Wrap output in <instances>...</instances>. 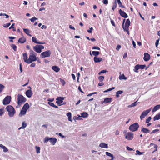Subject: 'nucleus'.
Wrapping results in <instances>:
<instances>
[{"label":"nucleus","mask_w":160,"mask_h":160,"mask_svg":"<svg viewBox=\"0 0 160 160\" xmlns=\"http://www.w3.org/2000/svg\"><path fill=\"white\" fill-rule=\"evenodd\" d=\"M141 131L143 133H148L150 132V131L147 128L142 127L141 128Z\"/></svg>","instance_id":"18"},{"label":"nucleus","mask_w":160,"mask_h":160,"mask_svg":"<svg viewBox=\"0 0 160 160\" xmlns=\"http://www.w3.org/2000/svg\"><path fill=\"white\" fill-rule=\"evenodd\" d=\"M104 78V77L102 76H99L98 78V79L100 82H102Z\"/></svg>","instance_id":"39"},{"label":"nucleus","mask_w":160,"mask_h":160,"mask_svg":"<svg viewBox=\"0 0 160 160\" xmlns=\"http://www.w3.org/2000/svg\"><path fill=\"white\" fill-rule=\"evenodd\" d=\"M27 110L26 109H24L22 108L21 112L19 114V116L20 117H22V115H25L26 113Z\"/></svg>","instance_id":"16"},{"label":"nucleus","mask_w":160,"mask_h":160,"mask_svg":"<svg viewBox=\"0 0 160 160\" xmlns=\"http://www.w3.org/2000/svg\"><path fill=\"white\" fill-rule=\"evenodd\" d=\"M136 152L139 155H141L143 153V152H140L138 150H137Z\"/></svg>","instance_id":"59"},{"label":"nucleus","mask_w":160,"mask_h":160,"mask_svg":"<svg viewBox=\"0 0 160 160\" xmlns=\"http://www.w3.org/2000/svg\"><path fill=\"white\" fill-rule=\"evenodd\" d=\"M51 54V52L50 50H47L41 53L40 57L42 58L49 57Z\"/></svg>","instance_id":"7"},{"label":"nucleus","mask_w":160,"mask_h":160,"mask_svg":"<svg viewBox=\"0 0 160 160\" xmlns=\"http://www.w3.org/2000/svg\"><path fill=\"white\" fill-rule=\"evenodd\" d=\"M123 91L121 90H119L117 91L116 92V97L117 98H118L119 96V95L123 93Z\"/></svg>","instance_id":"29"},{"label":"nucleus","mask_w":160,"mask_h":160,"mask_svg":"<svg viewBox=\"0 0 160 160\" xmlns=\"http://www.w3.org/2000/svg\"><path fill=\"white\" fill-rule=\"evenodd\" d=\"M117 6V2L116 0H115L114 3L113 4L112 7V9L113 11H114L115 8H116Z\"/></svg>","instance_id":"33"},{"label":"nucleus","mask_w":160,"mask_h":160,"mask_svg":"<svg viewBox=\"0 0 160 160\" xmlns=\"http://www.w3.org/2000/svg\"><path fill=\"white\" fill-rule=\"evenodd\" d=\"M139 68L141 69H143L144 68H145L146 67V65H139Z\"/></svg>","instance_id":"45"},{"label":"nucleus","mask_w":160,"mask_h":160,"mask_svg":"<svg viewBox=\"0 0 160 160\" xmlns=\"http://www.w3.org/2000/svg\"><path fill=\"white\" fill-rule=\"evenodd\" d=\"M115 87H112V88H109V89H108L106 90L105 91H104V92H107L108 91H111L113 89H114L115 88Z\"/></svg>","instance_id":"43"},{"label":"nucleus","mask_w":160,"mask_h":160,"mask_svg":"<svg viewBox=\"0 0 160 160\" xmlns=\"http://www.w3.org/2000/svg\"><path fill=\"white\" fill-rule=\"evenodd\" d=\"M118 12L120 15L122 17L125 18L128 17L127 14L121 9H119Z\"/></svg>","instance_id":"13"},{"label":"nucleus","mask_w":160,"mask_h":160,"mask_svg":"<svg viewBox=\"0 0 160 160\" xmlns=\"http://www.w3.org/2000/svg\"><path fill=\"white\" fill-rule=\"evenodd\" d=\"M4 88V86L2 84H0V92L2 91Z\"/></svg>","instance_id":"41"},{"label":"nucleus","mask_w":160,"mask_h":160,"mask_svg":"<svg viewBox=\"0 0 160 160\" xmlns=\"http://www.w3.org/2000/svg\"><path fill=\"white\" fill-rule=\"evenodd\" d=\"M139 127L138 124L137 122H135L131 125L129 128L130 131L134 132L137 130Z\"/></svg>","instance_id":"3"},{"label":"nucleus","mask_w":160,"mask_h":160,"mask_svg":"<svg viewBox=\"0 0 160 160\" xmlns=\"http://www.w3.org/2000/svg\"><path fill=\"white\" fill-rule=\"evenodd\" d=\"M18 41L21 43H23L25 42V40L24 38H20L19 39Z\"/></svg>","instance_id":"30"},{"label":"nucleus","mask_w":160,"mask_h":160,"mask_svg":"<svg viewBox=\"0 0 160 160\" xmlns=\"http://www.w3.org/2000/svg\"><path fill=\"white\" fill-rule=\"evenodd\" d=\"M29 107V105L28 104V103H26L24 105L22 108L24 109H26V110H27Z\"/></svg>","instance_id":"34"},{"label":"nucleus","mask_w":160,"mask_h":160,"mask_svg":"<svg viewBox=\"0 0 160 160\" xmlns=\"http://www.w3.org/2000/svg\"><path fill=\"white\" fill-rule=\"evenodd\" d=\"M81 115H82V117L83 118H86L88 116V114L86 112H83L81 113Z\"/></svg>","instance_id":"32"},{"label":"nucleus","mask_w":160,"mask_h":160,"mask_svg":"<svg viewBox=\"0 0 160 160\" xmlns=\"http://www.w3.org/2000/svg\"><path fill=\"white\" fill-rule=\"evenodd\" d=\"M159 131V130L158 129H154L152 131V132H151L150 134H152V133H155L157 132H158Z\"/></svg>","instance_id":"49"},{"label":"nucleus","mask_w":160,"mask_h":160,"mask_svg":"<svg viewBox=\"0 0 160 160\" xmlns=\"http://www.w3.org/2000/svg\"><path fill=\"white\" fill-rule=\"evenodd\" d=\"M106 154L108 156L111 157L112 158V159H113L114 157L113 155L111 154L110 153L108 152H105Z\"/></svg>","instance_id":"31"},{"label":"nucleus","mask_w":160,"mask_h":160,"mask_svg":"<svg viewBox=\"0 0 160 160\" xmlns=\"http://www.w3.org/2000/svg\"><path fill=\"white\" fill-rule=\"evenodd\" d=\"M52 68L53 71L57 72H58L60 70V68L58 66L55 65L52 66Z\"/></svg>","instance_id":"19"},{"label":"nucleus","mask_w":160,"mask_h":160,"mask_svg":"<svg viewBox=\"0 0 160 160\" xmlns=\"http://www.w3.org/2000/svg\"><path fill=\"white\" fill-rule=\"evenodd\" d=\"M151 111V109H150L143 111L140 117L141 119L142 120L143 118H144Z\"/></svg>","instance_id":"11"},{"label":"nucleus","mask_w":160,"mask_h":160,"mask_svg":"<svg viewBox=\"0 0 160 160\" xmlns=\"http://www.w3.org/2000/svg\"><path fill=\"white\" fill-rule=\"evenodd\" d=\"M159 119H160V113L156 115L153 118V120L154 121H155L156 120H158Z\"/></svg>","instance_id":"25"},{"label":"nucleus","mask_w":160,"mask_h":160,"mask_svg":"<svg viewBox=\"0 0 160 160\" xmlns=\"http://www.w3.org/2000/svg\"><path fill=\"white\" fill-rule=\"evenodd\" d=\"M107 70H102L98 74L99 75H100L102 73H106V72H107Z\"/></svg>","instance_id":"48"},{"label":"nucleus","mask_w":160,"mask_h":160,"mask_svg":"<svg viewBox=\"0 0 160 160\" xmlns=\"http://www.w3.org/2000/svg\"><path fill=\"white\" fill-rule=\"evenodd\" d=\"M26 94L28 97L30 98V89L28 90L26 92Z\"/></svg>","instance_id":"42"},{"label":"nucleus","mask_w":160,"mask_h":160,"mask_svg":"<svg viewBox=\"0 0 160 160\" xmlns=\"http://www.w3.org/2000/svg\"><path fill=\"white\" fill-rule=\"evenodd\" d=\"M6 109L8 112V115L10 117H12L14 116L15 111L12 106L11 105L8 106L6 107Z\"/></svg>","instance_id":"1"},{"label":"nucleus","mask_w":160,"mask_h":160,"mask_svg":"<svg viewBox=\"0 0 160 160\" xmlns=\"http://www.w3.org/2000/svg\"><path fill=\"white\" fill-rule=\"evenodd\" d=\"M26 101V98L20 94L18 95V105H20Z\"/></svg>","instance_id":"2"},{"label":"nucleus","mask_w":160,"mask_h":160,"mask_svg":"<svg viewBox=\"0 0 160 160\" xmlns=\"http://www.w3.org/2000/svg\"><path fill=\"white\" fill-rule=\"evenodd\" d=\"M119 79L120 80H126L127 79V78L123 74H122L119 76Z\"/></svg>","instance_id":"24"},{"label":"nucleus","mask_w":160,"mask_h":160,"mask_svg":"<svg viewBox=\"0 0 160 160\" xmlns=\"http://www.w3.org/2000/svg\"><path fill=\"white\" fill-rule=\"evenodd\" d=\"M2 148L3 149V151L4 152H7L8 151V148L5 146Z\"/></svg>","instance_id":"53"},{"label":"nucleus","mask_w":160,"mask_h":160,"mask_svg":"<svg viewBox=\"0 0 160 160\" xmlns=\"http://www.w3.org/2000/svg\"><path fill=\"white\" fill-rule=\"evenodd\" d=\"M150 59V55L147 52H145L144 54L143 59L145 61H147Z\"/></svg>","instance_id":"14"},{"label":"nucleus","mask_w":160,"mask_h":160,"mask_svg":"<svg viewBox=\"0 0 160 160\" xmlns=\"http://www.w3.org/2000/svg\"><path fill=\"white\" fill-rule=\"evenodd\" d=\"M117 2L119 5V7H122L124 8H125V7L123 5H122V3L120 1V0H117Z\"/></svg>","instance_id":"28"},{"label":"nucleus","mask_w":160,"mask_h":160,"mask_svg":"<svg viewBox=\"0 0 160 160\" xmlns=\"http://www.w3.org/2000/svg\"><path fill=\"white\" fill-rule=\"evenodd\" d=\"M125 21V19H124L123 20L122 23V28L124 30L128 29V28L130 24V21L129 19L127 20L126 23H125V25L124 26V24Z\"/></svg>","instance_id":"5"},{"label":"nucleus","mask_w":160,"mask_h":160,"mask_svg":"<svg viewBox=\"0 0 160 160\" xmlns=\"http://www.w3.org/2000/svg\"><path fill=\"white\" fill-rule=\"evenodd\" d=\"M111 98H107L104 99V102L106 103L108 102H111Z\"/></svg>","instance_id":"23"},{"label":"nucleus","mask_w":160,"mask_h":160,"mask_svg":"<svg viewBox=\"0 0 160 160\" xmlns=\"http://www.w3.org/2000/svg\"><path fill=\"white\" fill-rule=\"evenodd\" d=\"M126 139L130 140H132L133 138V133L132 132H126L124 134Z\"/></svg>","instance_id":"6"},{"label":"nucleus","mask_w":160,"mask_h":160,"mask_svg":"<svg viewBox=\"0 0 160 160\" xmlns=\"http://www.w3.org/2000/svg\"><path fill=\"white\" fill-rule=\"evenodd\" d=\"M103 2L104 4L107 5L108 3V0H103Z\"/></svg>","instance_id":"61"},{"label":"nucleus","mask_w":160,"mask_h":160,"mask_svg":"<svg viewBox=\"0 0 160 160\" xmlns=\"http://www.w3.org/2000/svg\"><path fill=\"white\" fill-rule=\"evenodd\" d=\"M67 116L68 117H72V114L71 112H68L67 113Z\"/></svg>","instance_id":"63"},{"label":"nucleus","mask_w":160,"mask_h":160,"mask_svg":"<svg viewBox=\"0 0 160 160\" xmlns=\"http://www.w3.org/2000/svg\"><path fill=\"white\" fill-rule=\"evenodd\" d=\"M99 146L101 147L107 148H108V145L102 142L99 145Z\"/></svg>","instance_id":"21"},{"label":"nucleus","mask_w":160,"mask_h":160,"mask_svg":"<svg viewBox=\"0 0 160 160\" xmlns=\"http://www.w3.org/2000/svg\"><path fill=\"white\" fill-rule=\"evenodd\" d=\"M59 79L60 80V81L62 83V85L63 86H64L66 84V82H65V80L64 79H62L61 78H60Z\"/></svg>","instance_id":"40"},{"label":"nucleus","mask_w":160,"mask_h":160,"mask_svg":"<svg viewBox=\"0 0 160 160\" xmlns=\"http://www.w3.org/2000/svg\"><path fill=\"white\" fill-rule=\"evenodd\" d=\"M27 125V124L25 122H22V128H25L26 127V126Z\"/></svg>","instance_id":"44"},{"label":"nucleus","mask_w":160,"mask_h":160,"mask_svg":"<svg viewBox=\"0 0 160 160\" xmlns=\"http://www.w3.org/2000/svg\"><path fill=\"white\" fill-rule=\"evenodd\" d=\"M159 38L157 40L156 43H155V45L156 47H158V45L159 44Z\"/></svg>","instance_id":"58"},{"label":"nucleus","mask_w":160,"mask_h":160,"mask_svg":"<svg viewBox=\"0 0 160 160\" xmlns=\"http://www.w3.org/2000/svg\"><path fill=\"white\" fill-rule=\"evenodd\" d=\"M49 140H50V138L47 137H45L44 138V142L45 143L47 142Z\"/></svg>","instance_id":"47"},{"label":"nucleus","mask_w":160,"mask_h":160,"mask_svg":"<svg viewBox=\"0 0 160 160\" xmlns=\"http://www.w3.org/2000/svg\"><path fill=\"white\" fill-rule=\"evenodd\" d=\"M23 58L25 62L28 64L30 63V55L28 59V54L27 53H24L23 54Z\"/></svg>","instance_id":"10"},{"label":"nucleus","mask_w":160,"mask_h":160,"mask_svg":"<svg viewBox=\"0 0 160 160\" xmlns=\"http://www.w3.org/2000/svg\"><path fill=\"white\" fill-rule=\"evenodd\" d=\"M11 100V97L10 96H6L3 101V104L4 105H6L9 103Z\"/></svg>","instance_id":"8"},{"label":"nucleus","mask_w":160,"mask_h":160,"mask_svg":"<svg viewBox=\"0 0 160 160\" xmlns=\"http://www.w3.org/2000/svg\"><path fill=\"white\" fill-rule=\"evenodd\" d=\"M92 49H97L99 50H100V48L98 46L93 47L92 48Z\"/></svg>","instance_id":"55"},{"label":"nucleus","mask_w":160,"mask_h":160,"mask_svg":"<svg viewBox=\"0 0 160 160\" xmlns=\"http://www.w3.org/2000/svg\"><path fill=\"white\" fill-rule=\"evenodd\" d=\"M50 142L51 144L54 145L57 141V139L55 138H50Z\"/></svg>","instance_id":"17"},{"label":"nucleus","mask_w":160,"mask_h":160,"mask_svg":"<svg viewBox=\"0 0 160 160\" xmlns=\"http://www.w3.org/2000/svg\"><path fill=\"white\" fill-rule=\"evenodd\" d=\"M10 45L14 51H16L17 47L16 45L13 44H11Z\"/></svg>","instance_id":"38"},{"label":"nucleus","mask_w":160,"mask_h":160,"mask_svg":"<svg viewBox=\"0 0 160 160\" xmlns=\"http://www.w3.org/2000/svg\"><path fill=\"white\" fill-rule=\"evenodd\" d=\"M64 98L62 97H58L56 98V103L57 104H60L62 102L63 100L64 99Z\"/></svg>","instance_id":"12"},{"label":"nucleus","mask_w":160,"mask_h":160,"mask_svg":"<svg viewBox=\"0 0 160 160\" xmlns=\"http://www.w3.org/2000/svg\"><path fill=\"white\" fill-rule=\"evenodd\" d=\"M110 19L111 20V22L112 25L114 27H115V23L114 22L111 18H110Z\"/></svg>","instance_id":"56"},{"label":"nucleus","mask_w":160,"mask_h":160,"mask_svg":"<svg viewBox=\"0 0 160 160\" xmlns=\"http://www.w3.org/2000/svg\"><path fill=\"white\" fill-rule=\"evenodd\" d=\"M121 48V45H117V47L116 48V49L118 51Z\"/></svg>","instance_id":"60"},{"label":"nucleus","mask_w":160,"mask_h":160,"mask_svg":"<svg viewBox=\"0 0 160 160\" xmlns=\"http://www.w3.org/2000/svg\"><path fill=\"white\" fill-rule=\"evenodd\" d=\"M4 109L3 108H1L0 109V116L2 115L4 112Z\"/></svg>","instance_id":"54"},{"label":"nucleus","mask_w":160,"mask_h":160,"mask_svg":"<svg viewBox=\"0 0 160 160\" xmlns=\"http://www.w3.org/2000/svg\"><path fill=\"white\" fill-rule=\"evenodd\" d=\"M32 41L33 42H34L36 43L42 44H45V42H41L37 41V38L34 37H32Z\"/></svg>","instance_id":"15"},{"label":"nucleus","mask_w":160,"mask_h":160,"mask_svg":"<svg viewBox=\"0 0 160 160\" xmlns=\"http://www.w3.org/2000/svg\"><path fill=\"white\" fill-rule=\"evenodd\" d=\"M36 151L37 153H40V148L39 147L36 146Z\"/></svg>","instance_id":"37"},{"label":"nucleus","mask_w":160,"mask_h":160,"mask_svg":"<svg viewBox=\"0 0 160 160\" xmlns=\"http://www.w3.org/2000/svg\"><path fill=\"white\" fill-rule=\"evenodd\" d=\"M38 19L36 17H33L31 19V21L32 22H34L35 20H38Z\"/></svg>","instance_id":"52"},{"label":"nucleus","mask_w":160,"mask_h":160,"mask_svg":"<svg viewBox=\"0 0 160 160\" xmlns=\"http://www.w3.org/2000/svg\"><path fill=\"white\" fill-rule=\"evenodd\" d=\"M97 92H92V93H90L88 94L87 95V96H91L93 94H97Z\"/></svg>","instance_id":"62"},{"label":"nucleus","mask_w":160,"mask_h":160,"mask_svg":"<svg viewBox=\"0 0 160 160\" xmlns=\"http://www.w3.org/2000/svg\"><path fill=\"white\" fill-rule=\"evenodd\" d=\"M48 104L50 106H52V107L58 108V107L56 105H55L53 103L51 102H48Z\"/></svg>","instance_id":"35"},{"label":"nucleus","mask_w":160,"mask_h":160,"mask_svg":"<svg viewBox=\"0 0 160 160\" xmlns=\"http://www.w3.org/2000/svg\"><path fill=\"white\" fill-rule=\"evenodd\" d=\"M92 53L94 56L97 57L99 54L100 52L98 51H93L92 52Z\"/></svg>","instance_id":"27"},{"label":"nucleus","mask_w":160,"mask_h":160,"mask_svg":"<svg viewBox=\"0 0 160 160\" xmlns=\"http://www.w3.org/2000/svg\"><path fill=\"white\" fill-rule=\"evenodd\" d=\"M14 25H15V23H13L12 25L9 27V29H10L11 28H12V29L14 28Z\"/></svg>","instance_id":"64"},{"label":"nucleus","mask_w":160,"mask_h":160,"mask_svg":"<svg viewBox=\"0 0 160 160\" xmlns=\"http://www.w3.org/2000/svg\"><path fill=\"white\" fill-rule=\"evenodd\" d=\"M154 150L152 152H155L157 150V148H158V146L157 145L154 144Z\"/></svg>","instance_id":"51"},{"label":"nucleus","mask_w":160,"mask_h":160,"mask_svg":"<svg viewBox=\"0 0 160 160\" xmlns=\"http://www.w3.org/2000/svg\"><path fill=\"white\" fill-rule=\"evenodd\" d=\"M94 61L95 62H99L102 61V58L95 57L94 58Z\"/></svg>","instance_id":"20"},{"label":"nucleus","mask_w":160,"mask_h":160,"mask_svg":"<svg viewBox=\"0 0 160 160\" xmlns=\"http://www.w3.org/2000/svg\"><path fill=\"white\" fill-rule=\"evenodd\" d=\"M31 63L32 61H35L37 60V58L36 57L37 54L34 52L33 51L31 50Z\"/></svg>","instance_id":"9"},{"label":"nucleus","mask_w":160,"mask_h":160,"mask_svg":"<svg viewBox=\"0 0 160 160\" xmlns=\"http://www.w3.org/2000/svg\"><path fill=\"white\" fill-rule=\"evenodd\" d=\"M44 48V46L42 45H36L33 48V49L35 51L38 53H40L42 52V50Z\"/></svg>","instance_id":"4"},{"label":"nucleus","mask_w":160,"mask_h":160,"mask_svg":"<svg viewBox=\"0 0 160 160\" xmlns=\"http://www.w3.org/2000/svg\"><path fill=\"white\" fill-rule=\"evenodd\" d=\"M23 30L25 33H26L27 34L30 36V32L28 29H23Z\"/></svg>","instance_id":"36"},{"label":"nucleus","mask_w":160,"mask_h":160,"mask_svg":"<svg viewBox=\"0 0 160 160\" xmlns=\"http://www.w3.org/2000/svg\"><path fill=\"white\" fill-rule=\"evenodd\" d=\"M152 118L151 117H149L148 118L146 119V122L147 123H148L149 122L150 120Z\"/></svg>","instance_id":"50"},{"label":"nucleus","mask_w":160,"mask_h":160,"mask_svg":"<svg viewBox=\"0 0 160 160\" xmlns=\"http://www.w3.org/2000/svg\"><path fill=\"white\" fill-rule=\"evenodd\" d=\"M73 119L74 120H81L82 118H80L77 117V116H74L73 117Z\"/></svg>","instance_id":"57"},{"label":"nucleus","mask_w":160,"mask_h":160,"mask_svg":"<svg viewBox=\"0 0 160 160\" xmlns=\"http://www.w3.org/2000/svg\"><path fill=\"white\" fill-rule=\"evenodd\" d=\"M160 108V105L158 104L155 106L152 109V112H154L157 111L158 109Z\"/></svg>","instance_id":"22"},{"label":"nucleus","mask_w":160,"mask_h":160,"mask_svg":"<svg viewBox=\"0 0 160 160\" xmlns=\"http://www.w3.org/2000/svg\"><path fill=\"white\" fill-rule=\"evenodd\" d=\"M139 65L137 64L134 67V70L135 72H138V70L139 69Z\"/></svg>","instance_id":"26"},{"label":"nucleus","mask_w":160,"mask_h":160,"mask_svg":"<svg viewBox=\"0 0 160 160\" xmlns=\"http://www.w3.org/2000/svg\"><path fill=\"white\" fill-rule=\"evenodd\" d=\"M10 25L11 23H8L7 24H4V25H3V27L4 28H7L8 27H9V26H10Z\"/></svg>","instance_id":"46"}]
</instances>
